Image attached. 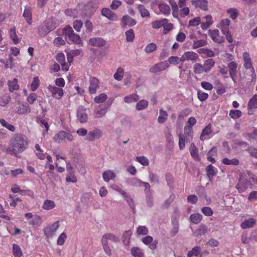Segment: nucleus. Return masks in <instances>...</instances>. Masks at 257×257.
<instances>
[{
	"instance_id": "0eeeda50",
	"label": "nucleus",
	"mask_w": 257,
	"mask_h": 257,
	"mask_svg": "<svg viewBox=\"0 0 257 257\" xmlns=\"http://www.w3.org/2000/svg\"><path fill=\"white\" fill-rule=\"evenodd\" d=\"M59 227V221H56L51 225L46 226L43 229L45 235L47 237L52 236Z\"/></svg>"
},
{
	"instance_id": "72a5a7b5",
	"label": "nucleus",
	"mask_w": 257,
	"mask_h": 257,
	"mask_svg": "<svg viewBox=\"0 0 257 257\" xmlns=\"http://www.w3.org/2000/svg\"><path fill=\"white\" fill-rule=\"evenodd\" d=\"M9 35L15 44L19 43V40L16 34V28L15 26H13L10 29L9 31Z\"/></svg>"
},
{
	"instance_id": "a18cd8bd",
	"label": "nucleus",
	"mask_w": 257,
	"mask_h": 257,
	"mask_svg": "<svg viewBox=\"0 0 257 257\" xmlns=\"http://www.w3.org/2000/svg\"><path fill=\"white\" fill-rule=\"evenodd\" d=\"M201 253V250L199 246H196L194 247L191 250L189 251L188 252L187 256L188 257H192L193 256H201V255H200Z\"/></svg>"
},
{
	"instance_id": "393cba45",
	"label": "nucleus",
	"mask_w": 257,
	"mask_h": 257,
	"mask_svg": "<svg viewBox=\"0 0 257 257\" xmlns=\"http://www.w3.org/2000/svg\"><path fill=\"white\" fill-rule=\"evenodd\" d=\"M121 22L123 27L133 26L136 24V20L128 16H123Z\"/></svg>"
},
{
	"instance_id": "09e8293b",
	"label": "nucleus",
	"mask_w": 257,
	"mask_h": 257,
	"mask_svg": "<svg viewBox=\"0 0 257 257\" xmlns=\"http://www.w3.org/2000/svg\"><path fill=\"white\" fill-rule=\"evenodd\" d=\"M106 112L105 108H101L99 105L94 110V116L95 117H101L105 115Z\"/></svg>"
},
{
	"instance_id": "c9c22d12",
	"label": "nucleus",
	"mask_w": 257,
	"mask_h": 257,
	"mask_svg": "<svg viewBox=\"0 0 257 257\" xmlns=\"http://www.w3.org/2000/svg\"><path fill=\"white\" fill-rule=\"evenodd\" d=\"M190 220L193 224H197L199 223L202 219V216L199 213L192 214L190 216Z\"/></svg>"
},
{
	"instance_id": "9b49d317",
	"label": "nucleus",
	"mask_w": 257,
	"mask_h": 257,
	"mask_svg": "<svg viewBox=\"0 0 257 257\" xmlns=\"http://www.w3.org/2000/svg\"><path fill=\"white\" fill-rule=\"evenodd\" d=\"M169 67V65L165 61L156 64L152 66L149 71L152 73H157L160 71H162Z\"/></svg>"
},
{
	"instance_id": "2f4dec72",
	"label": "nucleus",
	"mask_w": 257,
	"mask_h": 257,
	"mask_svg": "<svg viewBox=\"0 0 257 257\" xmlns=\"http://www.w3.org/2000/svg\"><path fill=\"white\" fill-rule=\"evenodd\" d=\"M56 206L55 202L53 200L46 199L44 201L42 208L46 210H50L54 208Z\"/></svg>"
},
{
	"instance_id": "13d9d810",
	"label": "nucleus",
	"mask_w": 257,
	"mask_h": 257,
	"mask_svg": "<svg viewBox=\"0 0 257 257\" xmlns=\"http://www.w3.org/2000/svg\"><path fill=\"white\" fill-rule=\"evenodd\" d=\"M166 22V19H162L159 20L154 21L152 23V26L154 29H158L163 27L164 22Z\"/></svg>"
},
{
	"instance_id": "0e129e2a",
	"label": "nucleus",
	"mask_w": 257,
	"mask_h": 257,
	"mask_svg": "<svg viewBox=\"0 0 257 257\" xmlns=\"http://www.w3.org/2000/svg\"><path fill=\"white\" fill-rule=\"evenodd\" d=\"M157 49V45L154 43L148 44L145 48V51L147 54H150Z\"/></svg>"
},
{
	"instance_id": "b1692460",
	"label": "nucleus",
	"mask_w": 257,
	"mask_h": 257,
	"mask_svg": "<svg viewBox=\"0 0 257 257\" xmlns=\"http://www.w3.org/2000/svg\"><path fill=\"white\" fill-rule=\"evenodd\" d=\"M212 24V18L210 15L206 16L200 23L201 27L203 30H206Z\"/></svg>"
},
{
	"instance_id": "423d86ee",
	"label": "nucleus",
	"mask_w": 257,
	"mask_h": 257,
	"mask_svg": "<svg viewBox=\"0 0 257 257\" xmlns=\"http://www.w3.org/2000/svg\"><path fill=\"white\" fill-rule=\"evenodd\" d=\"M48 89L51 93V96L57 99H60L64 95L63 90L62 88L56 87L54 85H49Z\"/></svg>"
},
{
	"instance_id": "f704fd0d",
	"label": "nucleus",
	"mask_w": 257,
	"mask_h": 257,
	"mask_svg": "<svg viewBox=\"0 0 257 257\" xmlns=\"http://www.w3.org/2000/svg\"><path fill=\"white\" fill-rule=\"evenodd\" d=\"M131 254L134 257H144V253L142 249L138 247H133L131 249Z\"/></svg>"
},
{
	"instance_id": "412c9836",
	"label": "nucleus",
	"mask_w": 257,
	"mask_h": 257,
	"mask_svg": "<svg viewBox=\"0 0 257 257\" xmlns=\"http://www.w3.org/2000/svg\"><path fill=\"white\" fill-rule=\"evenodd\" d=\"M23 16L26 22L29 25H31L32 23V9L31 7H26Z\"/></svg>"
},
{
	"instance_id": "f257e3e1",
	"label": "nucleus",
	"mask_w": 257,
	"mask_h": 257,
	"mask_svg": "<svg viewBox=\"0 0 257 257\" xmlns=\"http://www.w3.org/2000/svg\"><path fill=\"white\" fill-rule=\"evenodd\" d=\"M27 146L28 142L21 135L16 134L11 139L10 144L6 151L11 155L16 156L18 153L25 150Z\"/></svg>"
},
{
	"instance_id": "f3484780",
	"label": "nucleus",
	"mask_w": 257,
	"mask_h": 257,
	"mask_svg": "<svg viewBox=\"0 0 257 257\" xmlns=\"http://www.w3.org/2000/svg\"><path fill=\"white\" fill-rule=\"evenodd\" d=\"M16 112L19 114L29 113L31 112V108L28 104L18 102Z\"/></svg>"
},
{
	"instance_id": "f03ea898",
	"label": "nucleus",
	"mask_w": 257,
	"mask_h": 257,
	"mask_svg": "<svg viewBox=\"0 0 257 257\" xmlns=\"http://www.w3.org/2000/svg\"><path fill=\"white\" fill-rule=\"evenodd\" d=\"M215 62L212 58L208 59L204 61L203 64L196 63L193 65V72L199 75L209 73L214 66Z\"/></svg>"
},
{
	"instance_id": "a19ab883",
	"label": "nucleus",
	"mask_w": 257,
	"mask_h": 257,
	"mask_svg": "<svg viewBox=\"0 0 257 257\" xmlns=\"http://www.w3.org/2000/svg\"><path fill=\"white\" fill-rule=\"evenodd\" d=\"M139 96L136 94H131L124 97V101L125 103H130L133 102H137L139 99Z\"/></svg>"
},
{
	"instance_id": "bf43d9fd",
	"label": "nucleus",
	"mask_w": 257,
	"mask_h": 257,
	"mask_svg": "<svg viewBox=\"0 0 257 257\" xmlns=\"http://www.w3.org/2000/svg\"><path fill=\"white\" fill-rule=\"evenodd\" d=\"M242 114V112L238 109H232L229 111V116L234 119L239 118Z\"/></svg>"
},
{
	"instance_id": "37998d69",
	"label": "nucleus",
	"mask_w": 257,
	"mask_h": 257,
	"mask_svg": "<svg viewBox=\"0 0 257 257\" xmlns=\"http://www.w3.org/2000/svg\"><path fill=\"white\" fill-rule=\"evenodd\" d=\"M186 55L187 61H195L199 58V56L197 53L193 51H188L185 52Z\"/></svg>"
},
{
	"instance_id": "39448f33",
	"label": "nucleus",
	"mask_w": 257,
	"mask_h": 257,
	"mask_svg": "<svg viewBox=\"0 0 257 257\" xmlns=\"http://www.w3.org/2000/svg\"><path fill=\"white\" fill-rule=\"evenodd\" d=\"M54 142L58 143L64 142L65 140L72 142L74 140V136L70 133L64 131H61L56 134L53 137Z\"/></svg>"
},
{
	"instance_id": "c03bdc74",
	"label": "nucleus",
	"mask_w": 257,
	"mask_h": 257,
	"mask_svg": "<svg viewBox=\"0 0 257 257\" xmlns=\"http://www.w3.org/2000/svg\"><path fill=\"white\" fill-rule=\"evenodd\" d=\"M13 254L15 257H21L23 252L20 246L17 244H13Z\"/></svg>"
},
{
	"instance_id": "4be33fe9",
	"label": "nucleus",
	"mask_w": 257,
	"mask_h": 257,
	"mask_svg": "<svg viewBox=\"0 0 257 257\" xmlns=\"http://www.w3.org/2000/svg\"><path fill=\"white\" fill-rule=\"evenodd\" d=\"M101 14L110 20H116V15L107 8H103L101 10Z\"/></svg>"
},
{
	"instance_id": "dca6fc26",
	"label": "nucleus",
	"mask_w": 257,
	"mask_h": 257,
	"mask_svg": "<svg viewBox=\"0 0 257 257\" xmlns=\"http://www.w3.org/2000/svg\"><path fill=\"white\" fill-rule=\"evenodd\" d=\"M230 77L234 81L237 73V64L235 61H231L228 64Z\"/></svg>"
},
{
	"instance_id": "ea45409f",
	"label": "nucleus",
	"mask_w": 257,
	"mask_h": 257,
	"mask_svg": "<svg viewBox=\"0 0 257 257\" xmlns=\"http://www.w3.org/2000/svg\"><path fill=\"white\" fill-rule=\"evenodd\" d=\"M222 163L226 165L237 166L239 164V161L235 158L229 159L227 158H225L222 159Z\"/></svg>"
},
{
	"instance_id": "2eb2a0df",
	"label": "nucleus",
	"mask_w": 257,
	"mask_h": 257,
	"mask_svg": "<svg viewBox=\"0 0 257 257\" xmlns=\"http://www.w3.org/2000/svg\"><path fill=\"white\" fill-rule=\"evenodd\" d=\"M191 3L195 8H199L203 11L207 10L208 1L207 0H192Z\"/></svg>"
},
{
	"instance_id": "338daca9",
	"label": "nucleus",
	"mask_w": 257,
	"mask_h": 257,
	"mask_svg": "<svg viewBox=\"0 0 257 257\" xmlns=\"http://www.w3.org/2000/svg\"><path fill=\"white\" fill-rule=\"evenodd\" d=\"M136 160L141 165L144 166H147L149 165V160L147 157L145 156L137 157Z\"/></svg>"
},
{
	"instance_id": "6ab92c4d",
	"label": "nucleus",
	"mask_w": 257,
	"mask_h": 257,
	"mask_svg": "<svg viewBox=\"0 0 257 257\" xmlns=\"http://www.w3.org/2000/svg\"><path fill=\"white\" fill-rule=\"evenodd\" d=\"M211 126V124L209 123L202 130L200 137L201 141H203L210 138L209 136L212 133Z\"/></svg>"
},
{
	"instance_id": "3c124183",
	"label": "nucleus",
	"mask_w": 257,
	"mask_h": 257,
	"mask_svg": "<svg viewBox=\"0 0 257 257\" xmlns=\"http://www.w3.org/2000/svg\"><path fill=\"white\" fill-rule=\"evenodd\" d=\"M42 222V218L38 215H34L32 220L29 222V224L33 226H39Z\"/></svg>"
},
{
	"instance_id": "f8f14e48",
	"label": "nucleus",
	"mask_w": 257,
	"mask_h": 257,
	"mask_svg": "<svg viewBox=\"0 0 257 257\" xmlns=\"http://www.w3.org/2000/svg\"><path fill=\"white\" fill-rule=\"evenodd\" d=\"M142 241L145 244L149 245V248L152 250L155 249L157 247L158 240L153 241V238L151 236H146L142 238Z\"/></svg>"
},
{
	"instance_id": "680f3d73",
	"label": "nucleus",
	"mask_w": 257,
	"mask_h": 257,
	"mask_svg": "<svg viewBox=\"0 0 257 257\" xmlns=\"http://www.w3.org/2000/svg\"><path fill=\"white\" fill-rule=\"evenodd\" d=\"M207 227L204 224H201L198 228L195 231L197 235H202L207 232Z\"/></svg>"
},
{
	"instance_id": "7c9ffc66",
	"label": "nucleus",
	"mask_w": 257,
	"mask_h": 257,
	"mask_svg": "<svg viewBox=\"0 0 257 257\" xmlns=\"http://www.w3.org/2000/svg\"><path fill=\"white\" fill-rule=\"evenodd\" d=\"M9 89L10 92H13L14 90H17L19 89V85L18 84V79H13L12 80L8 81Z\"/></svg>"
},
{
	"instance_id": "052dcab7",
	"label": "nucleus",
	"mask_w": 257,
	"mask_h": 257,
	"mask_svg": "<svg viewBox=\"0 0 257 257\" xmlns=\"http://www.w3.org/2000/svg\"><path fill=\"white\" fill-rule=\"evenodd\" d=\"M123 69L121 67H119L113 75L114 78L117 81H120L123 78Z\"/></svg>"
},
{
	"instance_id": "cd10ccee",
	"label": "nucleus",
	"mask_w": 257,
	"mask_h": 257,
	"mask_svg": "<svg viewBox=\"0 0 257 257\" xmlns=\"http://www.w3.org/2000/svg\"><path fill=\"white\" fill-rule=\"evenodd\" d=\"M230 25V20L226 18L222 19L220 23V28L223 34L229 31V27Z\"/></svg>"
},
{
	"instance_id": "4c0bfd02",
	"label": "nucleus",
	"mask_w": 257,
	"mask_h": 257,
	"mask_svg": "<svg viewBox=\"0 0 257 257\" xmlns=\"http://www.w3.org/2000/svg\"><path fill=\"white\" fill-rule=\"evenodd\" d=\"M226 13L233 20L236 19L239 15V12L236 8H229L227 9L226 11Z\"/></svg>"
},
{
	"instance_id": "a878e982",
	"label": "nucleus",
	"mask_w": 257,
	"mask_h": 257,
	"mask_svg": "<svg viewBox=\"0 0 257 257\" xmlns=\"http://www.w3.org/2000/svg\"><path fill=\"white\" fill-rule=\"evenodd\" d=\"M189 152L191 157L198 161L200 160L198 155V151L194 143H191L189 147Z\"/></svg>"
},
{
	"instance_id": "e433bc0d",
	"label": "nucleus",
	"mask_w": 257,
	"mask_h": 257,
	"mask_svg": "<svg viewBox=\"0 0 257 257\" xmlns=\"http://www.w3.org/2000/svg\"><path fill=\"white\" fill-rule=\"evenodd\" d=\"M217 154V149L216 147H213L207 153V159L209 162L212 163L215 162V159L212 158V156H216Z\"/></svg>"
},
{
	"instance_id": "6e6d98bb",
	"label": "nucleus",
	"mask_w": 257,
	"mask_h": 257,
	"mask_svg": "<svg viewBox=\"0 0 257 257\" xmlns=\"http://www.w3.org/2000/svg\"><path fill=\"white\" fill-rule=\"evenodd\" d=\"M148 106V101L146 100H141L137 102L136 107L138 110L145 109Z\"/></svg>"
},
{
	"instance_id": "603ef678",
	"label": "nucleus",
	"mask_w": 257,
	"mask_h": 257,
	"mask_svg": "<svg viewBox=\"0 0 257 257\" xmlns=\"http://www.w3.org/2000/svg\"><path fill=\"white\" fill-rule=\"evenodd\" d=\"M207 44V41L205 40L201 39V40H194L192 44V49H196L199 47H201L206 45Z\"/></svg>"
},
{
	"instance_id": "a211bd4d",
	"label": "nucleus",
	"mask_w": 257,
	"mask_h": 257,
	"mask_svg": "<svg viewBox=\"0 0 257 257\" xmlns=\"http://www.w3.org/2000/svg\"><path fill=\"white\" fill-rule=\"evenodd\" d=\"M89 44L92 46L101 47L106 44V41L102 38H92L89 40Z\"/></svg>"
},
{
	"instance_id": "9d476101",
	"label": "nucleus",
	"mask_w": 257,
	"mask_h": 257,
	"mask_svg": "<svg viewBox=\"0 0 257 257\" xmlns=\"http://www.w3.org/2000/svg\"><path fill=\"white\" fill-rule=\"evenodd\" d=\"M102 132L99 128H96L92 131L88 132L86 136V140L88 141H93L98 139L102 136Z\"/></svg>"
},
{
	"instance_id": "49530a36",
	"label": "nucleus",
	"mask_w": 257,
	"mask_h": 257,
	"mask_svg": "<svg viewBox=\"0 0 257 257\" xmlns=\"http://www.w3.org/2000/svg\"><path fill=\"white\" fill-rule=\"evenodd\" d=\"M137 8L143 18L149 17L150 15L149 11L142 5H138Z\"/></svg>"
},
{
	"instance_id": "4468645a",
	"label": "nucleus",
	"mask_w": 257,
	"mask_h": 257,
	"mask_svg": "<svg viewBox=\"0 0 257 257\" xmlns=\"http://www.w3.org/2000/svg\"><path fill=\"white\" fill-rule=\"evenodd\" d=\"M98 3L96 0H91L88 2L84 7L85 11L89 14L96 11L98 8Z\"/></svg>"
},
{
	"instance_id": "5fc2aeb1",
	"label": "nucleus",
	"mask_w": 257,
	"mask_h": 257,
	"mask_svg": "<svg viewBox=\"0 0 257 257\" xmlns=\"http://www.w3.org/2000/svg\"><path fill=\"white\" fill-rule=\"evenodd\" d=\"M0 123L3 126L5 127L9 131L12 132H14L15 131V127L12 124L7 122L4 118L0 119Z\"/></svg>"
},
{
	"instance_id": "4d7b16f0",
	"label": "nucleus",
	"mask_w": 257,
	"mask_h": 257,
	"mask_svg": "<svg viewBox=\"0 0 257 257\" xmlns=\"http://www.w3.org/2000/svg\"><path fill=\"white\" fill-rule=\"evenodd\" d=\"M107 99V96L105 93H101L94 98V101L96 103L104 102Z\"/></svg>"
},
{
	"instance_id": "7ed1b4c3",
	"label": "nucleus",
	"mask_w": 257,
	"mask_h": 257,
	"mask_svg": "<svg viewBox=\"0 0 257 257\" xmlns=\"http://www.w3.org/2000/svg\"><path fill=\"white\" fill-rule=\"evenodd\" d=\"M57 26L55 19L51 18L46 20L43 24L38 27V34L41 36H45L54 30Z\"/></svg>"
},
{
	"instance_id": "58836bf2",
	"label": "nucleus",
	"mask_w": 257,
	"mask_h": 257,
	"mask_svg": "<svg viewBox=\"0 0 257 257\" xmlns=\"http://www.w3.org/2000/svg\"><path fill=\"white\" fill-rule=\"evenodd\" d=\"M11 100L9 94H5L0 96V105L2 106H6Z\"/></svg>"
},
{
	"instance_id": "1a4fd4ad",
	"label": "nucleus",
	"mask_w": 257,
	"mask_h": 257,
	"mask_svg": "<svg viewBox=\"0 0 257 257\" xmlns=\"http://www.w3.org/2000/svg\"><path fill=\"white\" fill-rule=\"evenodd\" d=\"M99 88V80L96 77H91L89 80L88 91L90 94H94Z\"/></svg>"
},
{
	"instance_id": "8fccbe9b",
	"label": "nucleus",
	"mask_w": 257,
	"mask_h": 257,
	"mask_svg": "<svg viewBox=\"0 0 257 257\" xmlns=\"http://www.w3.org/2000/svg\"><path fill=\"white\" fill-rule=\"evenodd\" d=\"M168 113L167 112L163 110V109H160L159 115L158 117V121L160 123H164L167 119Z\"/></svg>"
},
{
	"instance_id": "e2e57ef3",
	"label": "nucleus",
	"mask_w": 257,
	"mask_h": 257,
	"mask_svg": "<svg viewBox=\"0 0 257 257\" xmlns=\"http://www.w3.org/2000/svg\"><path fill=\"white\" fill-rule=\"evenodd\" d=\"M81 53V50L76 49V50H71L69 53H68L67 56V59L68 61L70 62V58L72 60V59L77 56L80 55Z\"/></svg>"
},
{
	"instance_id": "20e7f679",
	"label": "nucleus",
	"mask_w": 257,
	"mask_h": 257,
	"mask_svg": "<svg viewBox=\"0 0 257 257\" xmlns=\"http://www.w3.org/2000/svg\"><path fill=\"white\" fill-rule=\"evenodd\" d=\"M243 60V66L246 69H249L251 76V82H255L256 79V75L255 70L252 66V62L248 52H245L242 54Z\"/></svg>"
},
{
	"instance_id": "5701e85b",
	"label": "nucleus",
	"mask_w": 257,
	"mask_h": 257,
	"mask_svg": "<svg viewBox=\"0 0 257 257\" xmlns=\"http://www.w3.org/2000/svg\"><path fill=\"white\" fill-rule=\"evenodd\" d=\"M108 240H110L113 242H116L119 241V238L112 233H107L102 236L101 242L108 243Z\"/></svg>"
},
{
	"instance_id": "c85d7f7f",
	"label": "nucleus",
	"mask_w": 257,
	"mask_h": 257,
	"mask_svg": "<svg viewBox=\"0 0 257 257\" xmlns=\"http://www.w3.org/2000/svg\"><path fill=\"white\" fill-rule=\"evenodd\" d=\"M255 223L256 220L255 219L251 218L243 221L240 224V227L242 229H247L253 227Z\"/></svg>"
},
{
	"instance_id": "bb28decb",
	"label": "nucleus",
	"mask_w": 257,
	"mask_h": 257,
	"mask_svg": "<svg viewBox=\"0 0 257 257\" xmlns=\"http://www.w3.org/2000/svg\"><path fill=\"white\" fill-rule=\"evenodd\" d=\"M158 8L161 14L165 16H168L171 12L170 6L166 3H160L158 5Z\"/></svg>"
},
{
	"instance_id": "de8ad7c7",
	"label": "nucleus",
	"mask_w": 257,
	"mask_h": 257,
	"mask_svg": "<svg viewBox=\"0 0 257 257\" xmlns=\"http://www.w3.org/2000/svg\"><path fill=\"white\" fill-rule=\"evenodd\" d=\"M35 148L36 150V156L40 160H44L46 158V155L43 153V150L40 147L38 144L35 145Z\"/></svg>"
},
{
	"instance_id": "473e14b6",
	"label": "nucleus",
	"mask_w": 257,
	"mask_h": 257,
	"mask_svg": "<svg viewBox=\"0 0 257 257\" xmlns=\"http://www.w3.org/2000/svg\"><path fill=\"white\" fill-rule=\"evenodd\" d=\"M133 183L139 186H143L145 189V191L146 193L148 192L150 190V185L148 182H144L137 178L133 179Z\"/></svg>"
},
{
	"instance_id": "ddd939ff",
	"label": "nucleus",
	"mask_w": 257,
	"mask_h": 257,
	"mask_svg": "<svg viewBox=\"0 0 257 257\" xmlns=\"http://www.w3.org/2000/svg\"><path fill=\"white\" fill-rule=\"evenodd\" d=\"M209 36L214 42L221 43L224 42V39L220 36L219 31L217 29L212 30L209 31Z\"/></svg>"
},
{
	"instance_id": "864d4df0",
	"label": "nucleus",
	"mask_w": 257,
	"mask_h": 257,
	"mask_svg": "<svg viewBox=\"0 0 257 257\" xmlns=\"http://www.w3.org/2000/svg\"><path fill=\"white\" fill-rule=\"evenodd\" d=\"M40 80L38 76L34 77L33 81L30 85L31 90L32 91H35L37 89L40 85Z\"/></svg>"
},
{
	"instance_id": "6e6552de",
	"label": "nucleus",
	"mask_w": 257,
	"mask_h": 257,
	"mask_svg": "<svg viewBox=\"0 0 257 257\" xmlns=\"http://www.w3.org/2000/svg\"><path fill=\"white\" fill-rule=\"evenodd\" d=\"M77 117L78 120L82 123L87 121L88 117L86 113V109L84 106H80L78 107L77 111Z\"/></svg>"
},
{
	"instance_id": "c756f323",
	"label": "nucleus",
	"mask_w": 257,
	"mask_h": 257,
	"mask_svg": "<svg viewBox=\"0 0 257 257\" xmlns=\"http://www.w3.org/2000/svg\"><path fill=\"white\" fill-rule=\"evenodd\" d=\"M116 175L113 171L108 170L104 171L102 174V177L104 181L108 182L111 179H113Z\"/></svg>"
},
{
	"instance_id": "aec40b11",
	"label": "nucleus",
	"mask_w": 257,
	"mask_h": 257,
	"mask_svg": "<svg viewBox=\"0 0 257 257\" xmlns=\"http://www.w3.org/2000/svg\"><path fill=\"white\" fill-rule=\"evenodd\" d=\"M184 135L183 136L186 139L187 142H190L193 139V132L191 126L187 125L184 128Z\"/></svg>"
},
{
	"instance_id": "774afa93",
	"label": "nucleus",
	"mask_w": 257,
	"mask_h": 257,
	"mask_svg": "<svg viewBox=\"0 0 257 257\" xmlns=\"http://www.w3.org/2000/svg\"><path fill=\"white\" fill-rule=\"evenodd\" d=\"M246 151L249 154L250 156L257 159V148L253 147H249L246 149Z\"/></svg>"
},
{
	"instance_id": "69168bd1",
	"label": "nucleus",
	"mask_w": 257,
	"mask_h": 257,
	"mask_svg": "<svg viewBox=\"0 0 257 257\" xmlns=\"http://www.w3.org/2000/svg\"><path fill=\"white\" fill-rule=\"evenodd\" d=\"M126 40L127 42H133L135 38V33L133 29H130L125 32Z\"/></svg>"
},
{
	"instance_id": "79ce46f5",
	"label": "nucleus",
	"mask_w": 257,
	"mask_h": 257,
	"mask_svg": "<svg viewBox=\"0 0 257 257\" xmlns=\"http://www.w3.org/2000/svg\"><path fill=\"white\" fill-rule=\"evenodd\" d=\"M248 108L252 109L257 108V94H254L249 100L247 104Z\"/></svg>"
}]
</instances>
